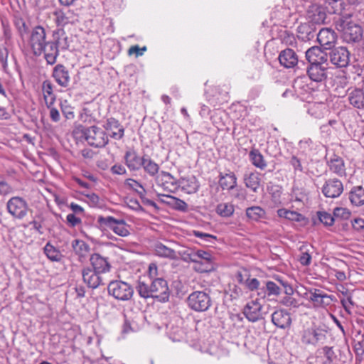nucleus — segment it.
<instances>
[{
    "label": "nucleus",
    "mask_w": 364,
    "mask_h": 364,
    "mask_svg": "<svg viewBox=\"0 0 364 364\" xmlns=\"http://www.w3.org/2000/svg\"><path fill=\"white\" fill-rule=\"evenodd\" d=\"M326 333L327 331L321 328H308L301 332V340L304 345L315 346L318 343L326 341Z\"/></svg>",
    "instance_id": "10"
},
{
    "label": "nucleus",
    "mask_w": 364,
    "mask_h": 364,
    "mask_svg": "<svg viewBox=\"0 0 364 364\" xmlns=\"http://www.w3.org/2000/svg\"><path fill=\"white\" fill-rule=\"evenodd\" d=\"M236 281L249 291H253L258 289L259 279L257 278H251L250 273L246 269L238 270L235 275Z\"/></svg>",
    "instance_id": "24"
},
{
    "label": "nucleus",
    "mask_w": 364,
    "mask_h": 364,
    "mask_svg": "<svg viewBox=\"0 0 364 364\" xmlns=\"http://www.w3.org/2000/svg\"><path fill=\"white\" fill-rule=\"evenodd\" d=\"M327 111L326 105L323 102H314L310 104L307 112L311 116L316 118H323Z\"/></svg>",
    "instance_id": "42"
},
{
    "label": "nucleus",
    "mask_w": 364,
    "mask_h": 364,
    "mask_svg": "<svg viewBox=\"0 0 364 364\" xmlns=\"http://www.w3.org/2000/svg\"><path fill=\"white\" fill-rule=\"evenodd\" d=\"M284 12H287L286 9L282 7H276L274 10L271 13V19H275L274 24L279 23L280 22L284 21Z\"/></svg>",
    "instance_id": "58"
},
{
    "label": "nucleus",
    "mask_w": 364,
    "mask_h": 364,
    "mask_svg": "<svg viewBox=\"0 0 364 364\" xmlns=\"http://www.w3.org/2000/svg\"><path fill=\"white\" fill-rule=\"evenodd\" d=\"M289 163L293 167L294 172L295 173L296 172H304V167L302 166L301 161L296 156L292 155L289 159Z\"/></svg>",
    "instance_id": "62"
},
{
    "label": "nucleus",
    "mask_w": 364,
    "mask_h": 364,
    "mask_svg": "<svg viewBox=\"0 0 364 364\" xmlns=\"http://www.w3.org/2000/svg\"><path fill=\"white\" fill-rule=\"evenodd\" d=\"M54 87V85L50 80H46L42 82L41 90L47 107L53 106L56 100Z\"/></svg>",
    "instance_id": "34"
},
{
    "label": "nucleus",
    "mask_w": 364,
    "mask_h": 364,
    "mask_svg": "<svg viewBox=\"0 0 364 364\" xmlns=\"http://www.w3.org/2000/svg\"><path fill=\"white\" fill-rule=\"evenodd\" d=\"M316 31L317 26L306 21L298 26L296 28L297 37L302 41H309L317 36Z\"/></svg>",
    "instance_id": "26"
},
{
    "label": "nucleus",
    "mask_w": 364,
    "mask_h": 364,
    "mask_svg": "<svg viewBox=\"0 0 364 364\" xmlns=\"http://www.w3.org/2000/svg\"><path fill=\"white\" fill-rule=\"evenodd\" d=\"M309 300L312 301L316 307H324L330 304L332 296L323 293L320 289H314L310 291Z\"/></svg>",
    "instance_id": "33"
},
{
    "label": "nucleus",
    "mask_w": 364,
    "mask_h": 364,
    "mask_svg": "<svg viewBox=\"0 0 364 364\" xmlns=\"http://www.w3.org/2000/svg\"><path fill=\"white\" fill-rule=\"evenodd\" d=\"M90 263L91 269L100 274L109 272L111 269L109 258L102 257L99 253H93L90 255Z\"/></svg>",
    "instance_id": "21"
},
{
    "label": "nucleus",
    "mask_w": 364,
    "mask_h": 364,
    "mask_svg": "<svg viewBox=\"0 0 364 364\" xmlns=\"http://www.w3.org/2000/svg\"><path fill=\"white\" fill-rule=\"evenodd\" d=\"M249 159L252 164L260 170H264L267 166L266 161L261 152L255 149L252 148L249 153Z\"/></svg>",
    "instance_id": "39"
},
{
    "label": "nucleus",
    "mask_w": 364,
    "mask_h": 364,
    "mask_svg": "<svg viewBox=\"0 0 364 364\" xmlns=\"http://www.w3.org/2000/svg\"><path fill=\"white\" fill-rule=\"evenodd\" d=\"M82 136L87 143L95 148H103L109 142L107 133L100 127L93 125L89 127H80Z\"/></svg>",
    "instance_id": "4"
},
{
    "label": "nucleus",
    "mask_w": 364,
    "mask_h": 364,
    "mask_svg": "<svg viewBox=\"0 0 364 364\" xmlns=\"http://www.w3.org/2000/svg\"><path fill=\"white\" fill-rule=\"evenodd\" d=\"M63 33L62 31H53L52 39H48L46 31L42 26L33 27L28 38V44L33 55L36 57L43 55L48 65L55 64L58 57V38L59 34Z\"/></svg>",
    "instance_id": "1"
},
{
    "label": "nucleus",
    "mask_w": 364,
    "mask_h": 364,
    "mask_svg": "<svg viewBox=\"0 0 364 364\" xmlns=\"http://www.w3.org/2000/svg\"><path fill=\"white\" fill-rule=\"evenodd\" d=\"M271 321L277 328L281 329L289 328L292 322L290 313L284 309L275 310L271 315Z\"/></svg>",
    "instance_id": "20"
},
{
    "label": "nucleus",
    "mask_w": 364,
    "mask_h": 364,
    "mask_svg": "<svg viewBox=\"0 0 364 364\" xmlns=\"http://www.w3.org/2000/svg\"><path fill=\"white\" fill-rule=\"evenodd\" d=\"M337 38L336 33L329 28L320 29L316 36L317 41L323 50H331L335 48Z\"/></svg>",
    "instance_id": "14"
},
{
    "label": "nucleus",
    "mask_w": 364,
    "mask_h": 364,
    "mask_svg": "<svg viewBox=\"0 0 364 364\" xmlns=\"http://www.w3.org/2000/svg\"><path fill=\"white\" fill-rule=\"evenodd\" d=\"M245 186L253 193H257L261 185L260 173L257 171H247L244 173Z\"/></svg>",
    "instance_id": "35"
},
{
    "label": "nucleus",
    "mask_w": 364,
    "mask_h": 364,
    "mask_svg": "<svg viewBox=\"0 0 364 364\" xmlns=\"http://www.w3.org/2000/svg\"><path fill=\"white\" fill-rule=\"evenodd\" d=\"M108 294L119 301H129L134 294V289L127 282L114 280L109 282L107 286Z\"/></svg>",
    "instance_id": "6"
},
{
    "label": "nucleus",
    "mask_w": 364,
    "mask_h": 364,
    "mask_svg": "<svg viewBox=\"0 0 364 364\" xmlns=\"http://www.w3.org/2000/svg\"><path fill=\"white\" fill-rule=\"evenodd\" d=\"M305 55L306 59L309 64L318 63V58L321 55V48L319 46H312L306 51Z\"/></svg>",
    "instance_id": "48"
},
{
    "label": "nucleus",
    "mask_w": 364,
    "mask_h": 364,
    "mask_svg": "<svg viewBox=\"0 0 364 364\" xmlns=\"http://www.w3.org/2000/svg\"><path fill=\"white\" fill-rule=\"evenodd\" d=\"M316 215L319 223L323 224L326 228L333 226L335 223L333 214H331L325 210L317 211Z\"/></svg>",
    "instance_id": "47"
},
{
    "label": "nucleus",
    "mask_w": 364,
    "mask_h": 364,
    "mask_svg": "<svg viewBox=\"0 0 364 364\" xmlns=\"http://www.w3.org/2000/svg\"><path fill=\"white\" fill-rule=\"evenodd\" d=\"M348 100L350 105L358 109H364V91L360 88L348 89Z\"/></svg>",
    "instance_id": "30"
},
{
    "label": "nucleus",
    "mask_w": 364,
    "mask_h": 364,
    "mask_svg": "<svg viewBox=\"0 0 364 364\" xmlns=\"http://www.w3.org/2000/svg\"><path fill=\"white\" fill-rule=\"evenodd\" d=\"M141 168L150 177L156 179L158 177L160 166L157 163L152 160L149 155H146L144 159L143 166H141Z\"/></svg>",
    "instance_id": "38"
},
{
    "label": "nucleus",
    "mask_w": 364,
    "mask_h": 364,
    "mask_svg": "<svg viewBox=\"0 0 364 364\" xmlns=\"http://www.w3.org/2000/svg\"><path fill=\"white\" fill-rule=\"evenodd\" d=\"M281 41L283 43L292 46L296 43V39L292 33H289L287 30L282 31L279 35Z\"/></svg>",
    "instance_id": "63"
},
{
    "label": "nucleus",
    "mask_w": 364,
    "mask_h": 364,
    "mask_svg": "<svg viewBox=\"0 0 364 364\" xmlns=\"http://www.w3.org/2000/svg\"><path fill=\"white\" fill-rule=\"evenodd\" d=\"M306 246L305 245H302L301 247H300V250L302 252H301V255H300L299 257V262L304 265V266H308L311 263V255L309 253V251L308 250H304Z\"/></svg>",
    "instance_id": "64"
},
{
    "label": "nucleus",
    "mask_w": 364,
    "mask_h": 364,
    "mask_svg": "<svg viewBox=\"0 0 364 364\" xmlns=\"http://www.w3.org/2000/svg\"><path fill=\"white\" fill-rule=\"evenodd\" d=\"M98 224L102 228H108L121 237H127L129 235L128 225L124 219H116L113 216H99L97 218Z\"/></svg>",
    "instance_id": "8"
},
{
    "label": "nucleus",
    "mask_w": 364,
    "mask_h": 364,
    "mask_svg": "<svg viewBox=\"0 0 364 364\" xmlns=\"http://www.w3.org/2000/svg\"><path fill=\"white\" fill-rule=\"evenodd\" d=\"M325 160L329 170L338 176H346L344 160L338 155L333 154L329 158L325 156Z\"/></svg>",
    "instance_id": "23"
},
{
    "label": "nucleus",
    "mask_w": 364,
    "mask_h": 364,
    "mask_svg": "<svg viewBox=\"0 0 364 364\" xmlns=\"http://www.w3.org/2000/svg\"><path fill=\"white\" fill-rule=\"evenodd\" d=\"M197 256L193 267L197 272L205 273L215 270L214 258L210 252L198 250Z\"/></svg>",
    "instance_id": "9"
},
{
    "label": "nucleus",
    "mask_w": 364,
    "mask_h": 364,
    "mask_svg": "<svg viewBox=\"0 0 364 364\" xmlns=\"http://www.w3.org/2000/svg\"><path fill=\"white\" fill-rule=\"evenodd\" d=\"M343 191V183L336 178L326 180L321 188V192L326 198H338L342 194Z\"/></svg>",
    "instance_id": "16"
},
{
    "label": "nucleus",
    "mask_w": 364,
    "mask_h": 364,
    "mask_svg": "<svg viewBox=\"0 0 364 364\" xmlns=\"http://www.w3.org/2000/svg\"><path fill=\"white\" fill-rule=\"evenodd\" d=\"M327 66L318 65L316 63L309 64L307 67V74L309 78L315 82H321L327 78Z\"/></svg>",
    "instance_id": "29"
},
{
    "label": "nucleus",
    "mask_w": 364,
    "mask_h": 364,
    "mask_svg": "<svg viewBox=\"0 0 364 364\" xmlns=\"http://www.w3.org/2000/svg\"><path fill=\"white\" fill-rule=\"evenodd\" d=\"M245 214L247 218L252 221H259L266 218V211L258 205L247 208Z\"/></svg>",
    "instance_id": "41"
},
{
    "label": "nucleus",
    "mask_w": 364,
    "mask_h": 364,
    "mask_svg": "<svg viewBox=\"0 0 364 364\" xmlns=\"http://www.w3.org/2000/svg\"><path fill=\"white\" fill-rule=\"evenodd\" d=\"M262 309V306L257 299L252 300L244 306L242 313L249 321L254 323L263 319Z\"/></svg>",
    "instance_id": "19"
},
{
    "label": "nucleus",
    "mask_w": 364,
    "mask_h": 364,
    "mask_svg": "<svg viewBox=\"0 0 364 364\" xmlns=\"http://www.w3.org/2000/svg\"><path fill=\"white\" fill-rule=\"evenodd\" d=\"M146 155L140 156L134 147L129 148L124 156V164L129 171H138L141 169Z\"/></svg>",
    "instance_id": "13"
},
{
    "label": "nucleus",
    "mask_w": 364,
    "mask_h": 364,
    "mask_svg": "<svg viewBox=\"0 0 364 364\" xmlns=\"http://www.w3.org/2000/svg\"><path fill=\"white\" fill-rule=\"evenodd\" d=\"M13 23L20 38L23 40L25 36L29 33V28L26 21L20 16L14 15Z\"/></svg>",
    "instance_id": "45"
},
{
    "label": "nucleus",
    "mask_w": 364,
    "mask_h": 364,
    "mask_svg": "<svg viewBox=\"0 0 364 364\" xmlns=\"http://www.w3.org/2000/svg\"><path fill=\"white\" fill-rule=\"evenodd\" d=\"M193 235L201 239V240L204 242L209 243H213L214 241L217 240V237L215 235L203 232L199 230H193Z\"/></svg>",
    "instance_id": "61"
},
{
    "label": "nucleus",
    "mask_w": 364,
    "mask_h": 364,
    "mask_svg": "<svg viewBox=\"0 0 364 364\" xmlns=\"http://www.w3.org/2000/svg\"><path fill=\"white\" fill-rule=\"evenodd\" d=\"M55 31H63V34H59L58 38V45H57V49L58 52V55H60V49L61 50H68L70 47V43L68 42V37L65 33V31L64 28H58Z\"/></svg>",
    "instance_id": "49"
},
{
    "label": "nucleus",
    "mask_w": 364,
    "mask_h": 364,
    "mask_svg": "<svg viewBox=\"0 0 364 364\" xmlns=\"http://www.w3.org/2000/svg\"><path fill=\"white\" fill-rule=\"evenodd\" d=\"M71 246L73 252L78 257V261L83 262L90 252V245L82 240L75 239L72 241Z\"/></svg>",
    "instance_id": "31"
},
{
    "label": "nucleus",
    "mask_w": 364,
    "mask_h": 364,
    "mask_svg": "<svg viewBox=\"0 0 364 364\" xmlns=\"http://www.w3.org/2000/svg\"><path fill=\"white\" fill-rule=\"evenodd\" d=\"M278 60L279 64L284 68H294L299 63V57L295 50L286 48L280 51Z\"/></svg>",
    "instance_id": "25"
},
{
    "label": "nucleus",
    "mask_w": 364,
    "mask_h": 364,
    "mask_svg": "<svg viewBox=\"0 0 364 364\" xmlns=\"http://www.w3.org/2000/svg\"><path fill=\"white\" fill-rule=\"evenodd\" d=\"M328 55L330 62L336 68H346L349 65L350 53L344 46L332 48Z\"/></svg>",
    "instance_id": "12"
},
{
    "label": "nucleus",
    "mask_w": 364,
    "mask_h": 364,
    "mask_svg": "<svg viewBox=\"0 0 364 364\" xmlns=\"http://www.w3.org/2000/svg\"><path fill=\"white\" fill-rule=\"evenodd\" d=\"M155 253L160 257L168 258L171 259H175L177 258L176 252L174 250L166 247L161 242L156 244Z\"/></svg>",
    "instance_id": "43"
},
{
    "label": "nucleus",
    "mask_w": 364,
    "mask_h": 364,
    "mask_svg": "<svg viewBox=\"0 0 364 364\" xmlns=\"http://www.w3.org/2000/svg\"><path fill=\"white\" fill-rule=\"evenodd\" d=\"M326 18V13L324 7L317 4H311L309 6L306 15V21L318 26L325 23Z\"/></svg>",
    "instance_id": "15"
},
{
    "label": "nucleus",
    "mask_w": 364,
    "mask_h": 364,
    "mask_svg": "<svg viewBox=\"0 0 364 364\" xmlns=\"http://www.w3.org/2000/svg\"><path fill=\"white\" fill-rule=\"evenodd\" d=\"M43 252L48 259L52 262H60L63 257L60 251L51 245L50 242L44 246Z\"/></svg>",
    "instance_id": "44"
},
{
    "label": "nucleus",
    "mask_w": 364,
    "mask_h": 364,
    "mask_svg": "<svg viewBox=\"0 0 364 364\" xmlns=\"http://www.w3.org/2000/svg\"><path fill=\"white\" fill-rule=\"evenodd\" d=\"M279 303L287 307L297 308L299 306V301L292 296V294H286L282 297Z\"/></svg>",
    "instance_id": "57"
},
{
    "label": "nucleus",
    "mask_w": 364,
    "mask_h": 364,
    "mask_svg": "<svg viewBox=\"0 0 364 364\" xmlns=\"http://www.w3.org/2000/svg\"><path fill=\"white\" fill-rule=\"evenodd\" d=\"M157 196L161 203L168 205L174 210L187 212L188 204L184 200L171 195L159 193Z\"/></svg>",
    "instance_id": "28"
},
{
    "label": "nucleus",
    "mask_w": 364,
    "mask_h": 364,
    "mask_svg": "<svg viewBox=\"0 0 364 364\" xmlns=\"http://www.w3.org/2000/svg\"><path fill=\"white\" fill-rule=\"evenodd\" d=\"M237 178L234 172L228 170L226 173L220 172L218 184L223 191H232L237 187Z\"/></svg>",
    "instance_id": "27"
},
{
    "label": "nucleus",
    "mask_w": 364,
    "mask_h": 364,
    "mask_svg": "<svg viewBox=\"0 0 364 364\" xmlns=\"http://www.w3.org/2000/svg\"><path fill=\"white\" fill-rule=\"evenodd\" d=\"M154 279H163V277H159L158 267L155 263H151L149 265L147 275L142 278H139V280H154Z\"/></svg>",
    "instance_id": "54"
},
{
    "label": "nucleus",
    "mask_w": 364,
    "mask_h": 364,
    "mask_svg": "<svg viewBox=\"0 0 364 364\" xmlns=\"http://www.w3.org/2000/svg\"><path fill=\"white\" fill-rule=\"evenodd\" d=\"M349 200L354 206L364 205V188L361 186H353L349 192Z\"/></svg>",
    "instance_id": "37"
},
{
    "label": "nucleus",
    "mask_w": 364,
    "mask_h": 364,
    "mask_svg": "<svg viewBox=\"0 0 364 364\" xmlns=\"http://www.w3.org/2000/svg\"><path fill=\"white\" fill-rule=\"evenodd\" d=\"M215 212L223 218H230L235 212V207L231 203H221L217 205Z\"/></svg>",
    "instance_id": "46"
},
{
    "label": "nucleus",
    "mask_w": 364,
    "mask_h": 364,
    "mask_svg": "<svg viewBox=\"0 0 364 364\" xmlns=\"http://www.w3.org/2000/svg\"><path fill=\"white\" fill-rule=\"evenodd\" d=\"M326 3L331 6L329 12L331 14H339L344 9L343 0H326Z\"/></svg>",
    "instance_id": "55"
},
{
    "label": "nucleus",
    "mask_w": 364,
    "mask_h": 364,
    "mask_svg": "<svg viewBox=\"0 0 364 364\" xmlns=\"http://www.w3.org/2000/svg\"><path fill=\"white\" fill-rule=\"evenodd\" d=\"M6 210L14 219L22 220L27 215L29 206L23 198L13 196L6 203Z\"/></svg>",
    "instance_id": "7"
},
{
    "label": "nucleus",
    "mask_w": 364,
    "mask_h": 364,
    "mask_svg": "<svg viewBox=\"0 0 364 364\" xmlns=\"http://www.w3.org/2000/svg\"><path fill=\"white\" fill-rule=\"evenodd\" d=\"M52 77L61 87L67 88L70 82V74L69 69L63 64L58 63L53 68Z\"/></svg>",
    "instance_id": "17"
},
{
    "label": "nucleus",
    "mask_w": 364,
    "mask_h": 364,
    "mask_svg": "<svg viewBox=\"0 0 364 364\" xmlns=\"http://www.w3.org/2000/svg\"><path fill=\"white\" fill-rule=\"evenodd\" d=\"M178 187L188 194L196 193L200 188V183L196 176L182 177L178 179Z\"/></svg>",
    "instance_id": "36"
},
{
    "label": "nucleus",
    "mask_w": 364,
    "mask_h": 364,
    "mask_svg": "<svg viewBox=\"0 0 364 364\" xmlns=\"http://www.w3.org/2000/svg\"><path fill=\"white\" fill-rule=\"evenodd\" d=\"M182 259L186 262H193L195 264L196 262L197 250H188L180 252Z\"/></svg>",
    "instance_id": "60"
},
{
    "label": "nucleus",
    "mask_w": 364,
    "mask_h": 364,
    "mask_svg": "<svg viewBox=\"0 0 364 364\" xmlns=\"http://www.w3.org/2000/svg\"><path fill=\"white\" fill-rule=\"evenodd\" d=\"M60 109L63 116L67 119H73L75 114L73 112V107L68 103V100H65L60 101Z\"/></svg>",
    "instance_id": "53"
},
{
    "label": "nucleus",
    "mask_w": 364,
    "mask_h": 364,
    "mask_svg": "<svg viewBox=\"0 0 364 364\" xmlns=\"http://www.w3.org/2000/svg\"><path fill=\"white\" fill-rule=\"evenodd\" d=\"M136 289L140 297L145 299H153L161 303L168 301L171 294L168 282L164 278L138 280Z\"/></svg>",
    "instance_id": "2"
},
{
    "label": "nucleus",
    "mask_w": 364,
    "mask_h": 364,
    "mask_svg": "<svg viewBox=\"0 0 364 364\" xmlns=\"http://www.w3.org/2000/svg\"><path fill=\"white\" fill-rule=\"evenodd\" d=\"M335 221L341 219L343 220H348L351 215V212L346 208L336 207L333 210Z\"/></svg>",
    "instance_id": "52"
},
{
    "label": "nucleus",
    "mask_w": 364,
    "mask_h": 364,
    "mask_svg": "<svg viewBox=\"0 0 364 364\" xmlns=\"http://www.w3.org/2000/svg\"><path fill=\"white\" fill-rule=\"evenodd\" d=\"M53 15L55 16V24L58 28H63L68 24L69 18L65 13L62 9H56L53 11Z\"/></svg>",
    "instance_id": "50"
},
{
    "label": "nucleus",
    "mask_w": 364,
    "mask_h": 364,
    "mask_svg": "<svg viewBox=\"0 0 364 364\" xmlns=\"http://www.w3.org/2000/svg\"><path fill=\"white\" fill-rule=\"evenodd\" d=\"M82 281L87 287L97 289L104 284L101 274L97 273L90 267H85L82 269Z\"/></svg>",
    "instance_id": "22"
},
{
    "label": "nucleus",
    "mask_w": 364,
    "mask_h": 364,
    "mask_svg": "<svg viewBox=\"0 0 364 364\" xmlns=\"http://www.w3.org/2000/svg\"><path fill=\"white\" fill-rule=\"evenodd\" d=\"M336 27L342 33L343 38L348 43L358 42L362 38V27L352 21L350 16L339 18L336 22Z\"/></svg>",
    "instance_id": "3"
},
{
    "label": "nucleus",
    "mask_w": 364,
    "mask_h": 364,
    "mask_svg": "<svg viewBox=\"0 0 364 364\" xmlns=\"http://www.w3.org/2000/svg\"><path fill=\"white\" fill-rule=\"evenodd\" d=\"M314 143L311 139H304L299 142V149L305 155L309 154L310 151L313 149Z\"/></svg>",
    "instance_id": "59"
},
{
    "label": "nucleus",
    "mask_w": 364,
    "mask_h": 364,
    "mask_svg": "<svg viewBox=\"0 0 364 364\" xmlns=\"http://www.w3.org/2000/svg\"><path fill=\"white\" fill-rule=\"evenodd\" d=\"M187 304L192 310L196 312H204L210 309L213 301L209 293L205 291H195L188 296Z\"/></svg>",
    "instance_id": "5"
},
{
    "label": "nucleus",
    "mask_w": 364,
    "mask_h": 364,
    "mask_svg": "<svg viewBox=\"0 0 364 364\" xmlns=\"http://www.w3.org/2000/svg\"><path fill=\"white\" fill-rule=\"evenodd\" d=\"M269 193L271 195L272 200L275 203H280V198L282 193V188L279 185L271 184L267 186Z\"/></svg>",
    "instance_id": "51"
},
{
    "label": "nucleus",
    "mask_w": 364,
    "mask_h": 364,
    "mask_svg": "<svg viewBox=\"0 0 364 364\" xmlns=\"http://www.w3.org/2000/svg\"><path fill=\"white\" fill-rule=\"evenodd\" d=\"M255 291H257V296L260 299L267 300H272L282 293L281 287L270 280L262 282L259 280V287Z\"/></svg>",
    "instance_id": "11"
},
{
    "label": "nucleus",
    "mask_w": 364,
    "mask_h": 364,
    "mask_svg": "<svg viewBox=\"0 0 364 364\" xmlns=\"http://www.w3.org/2000/svg\"><path fill=\"white\" fill-rule=\"evenodd\" d=\"M105 131L107 132L108 136L120 140L124 136V128L117 119L114 117L107 118L105 124L102 125Z\"/></svg>",
    "instance_id": "18"
},
{
    "label": "nucleus",
    "mask_w": 364,
    "mask_h": 364,
    "mask_svg": "<svg viewBox=\"0 0 364 364\" xmlns=\"http://www.w3.org/2000/svg\"><path fill=\"white\" fill-rule=\"evenodd\" d=\"M277 284L281 287L282 292L284 291L285 294H293L294 289L291 285L287 281L277 276L275 277Z\"/></svg>",
    "instance_id": "56"
},
{
    "label": "nucleus",
    "mask_w": 364,
    "mask_h": 364,
    "mask_svg": "<svg viewBox=\"0 0 364 364\" xmlns=\"http://www.w3.org/2000/svg\"><path fill=\"white\" fill-rule=\"evenodd\" d=\"M48 215L43 213L37 214L28 223V225H32V229L35 230L39 235H43L45 230H50L48 225Z\"/></svg>",
    "instance_id": "32"
},
{
    "label": "nucleus",
    "mask_w": 364,
    "mask_h": 364,
    "mask_svg": "<svg viewBox=\"0 0 364 364\" xmlns=\"http://www.w3.org/2000/svg\"><path fill=\"white\" fill-rule=\"evenodd\" d=\"M161 178L160 179L158 176L157 178H156V182L157 185L161 186L164 191L168 190V184H171V186H178V180L176 179L171 173L169 172L161 171Z\"/></svg>",
    "instance_id": "40"
}]
</instances>
